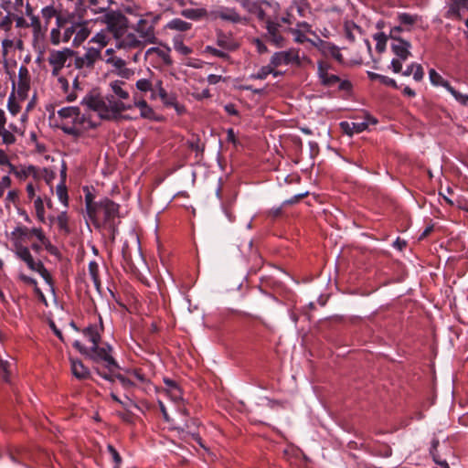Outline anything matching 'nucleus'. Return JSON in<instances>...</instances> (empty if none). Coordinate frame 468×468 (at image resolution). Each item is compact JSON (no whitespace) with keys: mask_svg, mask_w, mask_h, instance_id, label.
<instances>
[{"mask_svg":"<svg viewBox=\"0 0 468 468\" xmlns=\"http://www.w3.org/2000/svg\"><path fill=\"white\" fill-rule=\"evenodd\" d=\"M164 383L165 385V392L172 400L180 401L183 399V391L176 381L165 378Z\"/></svg>","mask_w":468,"mask_h":468,"instance_id":"aec40b11","label":"nucleus"},{"mask_svg":"<svg viewBox=\"0 0 468 468\" xmlns=\"http://www.w3.org/2000/svg\"><path fill=\"white\" fill-rule=\"evenodd\" d=\"M367 77L370 80H378L383 85L392 87L394 89H399L396 80L389 77L380 75L378 73H375L372 71H367Z\"/></svg>","mask_w":468,"mask_h":468,"instance_id":"c9c22d12","label":"nucleus"},{"mask_svg":"<svg viewBox=\"0 0 468 468\" xmlns=\"http://www.w3.org/2000/svg\"><path fill=\"white\" fill-rule=\"evenodd\" d=\"M89 274L93 282L96 290L100 292L101 282L99 274V264L95 261H91L89 263Z\"/></svg>","mask_w":468,"mask_h":468,"instance_id":"58836bf2","label":"nucleus"},{"mask_svg":"<svg viewBox=\"0 0 468 468\" xmlns=\"http://www.w3.org/2000/svg\"><path fill=\"white\" fill-rule=\"evenodd\" d=\"M109 42L110 37L108 36V33L106 31L101 30L90 38L89 44L96 45L93 47L95 48V49H98L100 51V54H101L102 49L109 44Z\"/></svg>","mask_w":468,"mask_h":468,"instance_id":"c85d7f7f","label":"nucleus"},{"mask_svg":"<svg viewBox=\"0 0 468 468\" xmlns=\"http://www.w3.org/2000/svg\"><path fill=\"white\" fill-rule=\"evenodd\" d=\"M204 52L223 59L229 58V55L228 52L224 51L222 48L218 49L212 46H207L204 49Z\"/></svg>","mask_w":468,"mask_h":468,"instance_id":"13d9d810","label":"nucleus"},{"mask_svg":"<svg viewBox=\"0 0 468 468\" xmlns=\"http://www.w3.org/2000/svg\"><path fill=\"white\" fill-rule=\"evenodd\" d=\"M122 260H123L124 263L130 269H133V263L132 261V256H131V252H130V248H129V245H128L127 242H124L123 245H122Z\"/></svg>","mask_w":468,"mask_h":468,"instance_id":"e2e57ef3","label":"nucleus"},{"mask_svg":"<svg viewBox=\"0 0 468 468\" xmlns=\"http://www.w3.org/2000/svg\"><path fill=\"white\" fill-rule=\"evenodd\" d=\"M160 18L161 15L146 14L142 16L133 27L139 37L142 38L145 44L156 43L157 38L155 37L154 28Z\"/></svg>","mask_w":468,"mask_h":468,"instance_id":"1a4fd4ad","label":"nucleus"},{"mask_svg":"<svg viewBox=\"0 0 468 468\" xmlns=\"http://www.w3.org/2000/svg\"><path fill=\"white\" fill-rule=\"evenodd\" d=\"M123 84V81L119 80L111 83V88L113 92L112 95H115V97L122 101L130 97L129 92L122 88Z\"/></svg>","mask_w":468,"mask_h":468,"instance_id":"e433bc0d","label":"nucleus"},{"mask_svg":"<svg viewBox=\"0 0 468 468\" xmlns=\"http://www.w3.org/2000/svg\"><path fill=\"white\" fill-rule=\"evenodd\" d=\"M13 26V19L11 17V14L8 12L6 15H3L0 12V29L5 32L11 30Z\"/></svg>","mask_w":468,"mask_h":468,"instance_id":"6e6d98bb","label":"nucleus"},{"mask_svg":"<svg viewBox=\"0 0 468 468\" xmlns=\"http://www.w3.org/2000/svg\"><path fill=\"white\" fill-rule=\"evenodd\" d=\"M6 72L12 80L13 90L16 91V93L20 100H26L27 98V93L31 83V77L27 67L25 65L20 66L18 69L17 80L13 78L14 72L11 73L8 69H6Z\"/></svg>","mask_w":468,"mask_h":468,"instance_id":"f8f14e48","label":"nucleus"},{"mask_svg":"<svg viewBox=\"0 0 468 468\" xmlns=\"http://www.w3.org/2000/svg\"><path fill=\"white\" fill-rule=\"evenodd\" d=\"M96 229L105 231L112 243L115 241L120 224V205L108 197L98 201L96 207L88 215Z\"/></svg>","mask_w":468,"mask_h":468,"instance_id":"f03ea898","label":"nucleus"},{"mask_svg":"<svg viewBox=\"0 0 468 468\" xmlns=\"http://www.w3.org/2000/svg\"><path fill=\"white\" fill-rule=\"evenodd\" d=\"M147 53L152 54L154 53L156 56L163 61L165 65H171L173 63V60L170 56V50L169 49H163L160 48H151Z\"/></svg>","mask_w":468,"mask_h":468,"instance_id":"79ce46f5","label":"nucleus"},{"mask_svg":"<svg viewBox=\"0 0 468 468\" xmlns=\"http://www.w3.org/2000/svg\"><path fill=\"white\" fill-rule=\"evenodd\" d=\"M5 132L9 133L12 135L11 138L13 139V141L2 142V144H6V145H11L16 142V134H18L20 136H24L25 126H17L14 123H9L8 128L5 127Z\"/></svg>","mask_w":468,"mask_h":468,"instance_id":"ea45409f","label":"nucleus"},{"mask_svg":"<svg viewBox=\"0 0 468 468\" xmlns=\"http://www.w3.org/2000/svg\"><path fill=\"white\" fill-rule=\"evenodd\" d=\"M146 45L142 38L133 33H129L123 37L121 41V46L128 48H139Z\"/></svg>","mask_w":468,"mask_h":468,"instance_id":"2f4dec72","label":"nucleus"},{"mask_svg":"<svg viewBox=\"0 0 468 468\" xmlns=\"http://www.w3.org/2000/svg\"><path fill=\"white\" fill-rule=\"evenodd\" d=\"M105 23L107 29L113 34L116 38L121 37L127 28V18L120 12H109L105 15Z\"/></svg>","mask_w":468,"mask_h":468,"instance_id":"2eb2a0df","label":"nucleus"},{"mask_svg":"<svg viewBox=\"0 0 468 468\" xmlns=\"http://www.w3.org/2000/svg\"><path fill=\"white\" fill-rule=\"evenodd\" d=\"M279 27L280 24L271 20L266 21V29L270 36L271 41L276 46L281 47L283 43V37L280 34Z\"/></svg>","mask_w":468,"mask_h":468,"instance_id":"a878e982","label":"nucleus"},{"mask_svg":"<svg viewBox=\"0 0 468 468\" xmlns=\"http://www.w3.org/2000/svg\"><path fill=\"white\" fill-rule=\"evenodd\" d=\"M373 38L377 42V51L382 53L386 48V44L388 37L384 32H378L373 36Z\"/></svg>","mask_w":468,"mask_h":468,"instance_id":"8fccbe9b","label":"nucleus"},{"mask_svg":"<svg viewBox=\"0 0 468 468\" xmlns=\"http://www.w3.org/2000/svg\"><path fill=\"white\" fill-rule=\"evenodd\" d=\"M173 45L175 50L184 56H187L191 54L193 51L191 48L184 44L182 37L180 35L174 37Z\"/></svg>","mask_w":468,"mask_h":468,"instance_id":"37998d69","label":"nucleus"},{"mask_svg":"<svg viewBox=\"0 0 468 468\" xmlns=\"http://www.w3.org/2000/svg\"><path fill=\"white\" fill-rule=\"evenodd\" d=\"M71 372L78 379H87L90 377V372L80 359L70 358Z\"/></svg>","mask_w":468,"mask_h":468,"instance_id":"b1692460","label":"nucleus"},{"mask_svg":"<svg viewBox=\"0 0 468 468\" xmlns=\"http://www.w3.org/2000/svg\"><path fill=\"white\" fill-rule=\"evenodd\" d=\"M106 62L118 69H122L126 66L125 60L118 57H110L106 59Z\"/></svg>","mask_w":468,"mask_h":468,"instance_id":"774afa93","label":"nucleus"},{"mask_svg":"<svg viewBox=\"0 0 468 468\" xmlns=\"http://www.w3.org/2000/svg\"><path fill=\"white\" fill-rule=\"evenodd\" d=\"M107 450H108L109 453L111 454L112 461L114 463L113 468H121L122 459L120 453L118 452V451L112 444H109L107 446Z\"/></svg>","mask_w":468,"mask_h":468,"instance_id":"680f3d73","label":"nucleus"},{"mask_svg":"<svg viewBox=\"0 0 468 468\" xmlns=\"http://www.w3.org/2000/svg\"><path fill=\"white\" fill-rule=\"evenodd\" d=\"M103 324L101 317L99 316V323L86 326L82 330L83 335L91 343V346L101 344Z\"/></svg>","mask_w":468,"mask_h":468,"instance_id":"f3484780","label":"nucleus"},{"mask_svg":"<svg viewBox=\"0 0 468 468\" xmlns=\"http://www.w3.org/2000/svg\"><path fill=\"white\" fill-rule=\"evenodd\" d=\"M214 16L216 18L231 23H239L241 21V16L234 8L222 7L215 11Z\"/></svg>","mask_w":468,"mask_h":468,"instance_id":"5701e85b","label":"nucleus"},{"mask_svg":"<svg viewBox=\"0 0 468 468\" xmlns=\"http://www.w3.org/2000/svg\"><path fill=\"white\" fill-rule=\"evenodd\" d=\"M76 17L74 13H69L63 15L58 9V15L56 16V27L65 30V27H69L73 19Z\"/></svg>","mask_w":468,"mask_h":468,"instance_id":"4c0bfd02","label":"nucleus"},{"mask_svg":"<svg viewBox=\"0 0 468 468\" xmlns=\"http://www.w3.org/2000/svg\"><path fill=\"white\" fill-rule=\"evenodd\" d=\"M96 22L92 19H82L81 17L73 19L70 25L65 27L64 30V43H68L71 37L72 46L74 48L80 47L90 37L92 32V27Z\"/></svg>","mask_w":468,"mask_h":468,"instance_id":"39448f33","label":"nucleus"},{"mask_svg":"<svg viewBox=\"0 0 468 468\" xmlns=\"http://www.w3.org/2000/svg\"><path fill=\"white\" fill-rule=\"evenodd\" d=\"M100 60H102V55L100 54V51L95 49L93 46H90L84 48L83 54H80V52L75 50L73 66L76 69L79 70H92L95 67V64Z\"/></svg>","mask_w":468,"mask_h":468,"instance_id":"9d476101","label":"nucleus"},{"mask_svg":"<svg viewBox=\"0 0 468 468\" xmlns=\"http://www.w3.org/2000/svg\"><path fill=\"white\" fill-rule=\"evenodd\" d=\"M390 48L397 56V58L391 60L390 68L394 73H399L402 69V63L411 56V44L405 39H397L396 41H391Z\"/></svg>","mask_w":468,"mask_h":468,"instance_id":"9b49d317","label":"nucleus"},{"mask_svg":"<svg viewBox=\"0 0 468 468\" xmlns=\"http://www.w3.org/2000/svg\"><path fill=\"white\" fill-rule=\"evenodd\" d=\"M158 97L161 99L162 102L166 106L176 107L178 104L176 97L174 94L167 93L163 84L157 90V98Z\"/></svg>","mask_w":468,"mask_h":468,"instance_id":"f704fd0d","label":"nucleus"},{"mask_svg":"<svg viewBox=\"0 0 468 468\" xmlns=\"http://www.w3.org/2000/svg\"><path fill=\"white\" fill-rule=\"evenodd\" d=\"M18 202L19 191L17 189L9 190L5 197V207H8L10 203L16 206Z\"/></svg>","mask_w":468,"mask_h":468,"instance_id":"0e129e2a","label":"nucleus"},{"mask_svg":"<svg viewBox=\"0 0 468 468\" xmlns=\"http://www.w3.org/2000/svg\"><path fill=\"white\" fill-rule=\"evenodd\" d=\"M430 80L434 86H441L446 90L450 88V82L444 80L434 69L429 70Z\"/></svg>","mask_w":468,"mask_h":468,"instance_id":"a19ab883","label":"nucleus"},{"mask_svg":"<svg viewBox=\"0 0 468 468\" xmlns=\"http://www.w3.org/2000/svg\"><path fill=\"white\" fill-rule=\"evenodd\" d=\"M36 173V167L34 165H21L17 167V170L16 171V176L19 180H26L31 174Z\"/></svg>","mask_w":468,"mask_h":468,"instance_id":"de8ad7c7","label":"nucleus"},{"mask_svg":"<svg viewBox=\"0 0 468 468\" xmlns=\"http://www.w3.org/2000/svg\"><path fill=\"white\" fill-rule=\"evenodd\" d=\"M162 84V79L154 72L149 71L146 77L139 79L136 81L135 87L142 94L146 95L149 92L150 99L156 100L157 90Z\"/></svg>","mask_w":468,"mask_h":468,"instance_id":"ddd939ff","label":"nucleus"},{"mask_svg":"<svg viewBox=\"0 0 468 468\" xmlns=\"http://www.w3.org/2000/svg\"><path fill=\"white\" fill-rule=\"evenodd\" d=\"M447 90L454 97V99L463 106L468 105V94H463L456 90L452 85Z\"/></svg>","mask_w":468,"mask_h":468,"instance_id":"052dcab7","label":"nucleus"},{"mask_svg":"<svg viewBox=\"0 0 468 468\" xmlns=\"http://www.w3.org/2000/svg\"><path fill=\"white\" fill-rule=\"evenodd\" d=\"M62 29L58 27H53L49 32V41L52 45L58 46L61 42L64 43V32H61Z\"/></svg>","mask_w":468,"mask_h":468,"instance_id":"09e8293b","label":"nucleus"},{"mask_svg":"<svg viewBox=\"0 0 468 468\" xmlns=\"http://www.w3.org/2000/svg\"><path fill=\"white\" fill-rule=\"evenodd\" d=\"M9 363L3 359H0V378L4 381H8L10 377Z\"/></svg>","mask_w":468,"mask_h":468,"instance_id":"338daca9","label":"nucleus"},{"mask_svg":"<svg viewBox=\"0 0 468 468\" xmlns=\"http://www.w3.org/2000/svg\"><path fill=\"white\" fill-rule=\"evenodd\" d=\"M6 116L5 112L0 109V138L2 142H9L13 141L11 138L12 135L9 133L5 132V125H6Z\"/></svg>","mask_w":468,"mask_h":468,"instance_id":"49530a36","label":"nucleus"},{"mask_svg":"<svg viewBox=\"0 0 468 468\" xmlns=\"http://www.w3.org/2000/svg\"><path fill=\"white\" fill-rule=\"evenodd\" d=\"M271 65H273L276 69L282 66L302 68L306 64L312 63V60L307 56H301L300 49L295 48L275 52L271 56Z\"/></svg>","mask_w":468,"mask_h":468,"instance_id":"0eeeda50","label":"nucleus"},{"mask_svg":"<svg viewBox=\"0 0 468 468\" xmlns=\"http://www.w3.org/2000/svg\"><path fill=\"white\" fill-rule=\"evenodd\" d=\"M42 25L48 28V26L53 18L58 15V9L54 5L44 6L41 11Z\"/></svg>","mask_w":468,"mask_h":468,"instance_id":"473e14b6","label":"nucleus"},{"mask_svg":"<svg viewBox=\"0 0 468 468\" xmlns=\"http://www.w3.org/2000/svg\"><path fill=\"white\" fill-rule=\"evenodd\" d=\"M366 119L367 121L359 122H340V127L348 135L359 133L367 130L368 122L377 123V120L371 116H367Z\"/></svg>","mask_w":468,"mask_h":468,"instance_id":"a211bd4d","label":"nucleus"},{"mask_svg":"<svg viewBox=\"0 0 468 468\" xmlns=\"http://www.w3.org/2000/svg\"><path fill=\"white\" fill-rule=\"evenodd\" d=\"M81 104L89 110L98 113L101 120L117 121L121 118L122 112L132 109V105L125 104L118 100L115 95H102L96 90H91L84 96Z\"/></svg>","mask_w":468,"mask_h":468,"instance_id":"7ed1b4c3","label":"nucleus"},{"mask_svg":"<svg viewBox=\"0 0 468 468\" xmlns=\"http://www.w3.org/2000/svg\"><path fill=\"white\" fill-rule=\"evenodd\" d=\"M57 195L61 203L65 205L66 207L69 204V196H68V189L65 185V182H61L57 186Z\"/></svg>","mask_w":468,"mask_h":468,"instance_id":"5fc2aeb1","label":"nucleus"},{"mask_svg":"<svg viewBox=\"0 0 468 468\" xmlns=\"http://www.w3.org/2000/svg\"><path fill=\"white\" fill-rule=\"evenodd\" d=\"M58 125L66 134L80 137L84 132L97 127L90 116L82 114L79 107H64L58 111Z\"/></svg>","mask_w":468,"mask_h":468,"instance_id":"20e7f679","label":"nucleus"},{"mask_svg":"<svg viewBox=\"0 0 468 468\" xmlns=\"http://www.w3.org/2000/svg\"><path fill=\"white\" fill-rule=\"evenodd\" d=\"M419 16L417 15H410L408 13H400L398 16V20L400 25L412 26L417 23Z\"/></svg>","mask_w":468,"mask_h":468,"instance_id":"864d4df0","label":"nucleus"},{"mask_svg":"<svg viewBox=\"0 0 468 468\" xmlns=\"http://www.w3.org/2000/svg\"><path fill=\"white\" fill-rule=\"evenodd\" d=\"M181 15L186 18L192 20H197L207 15V11L204 8H187L181 12Z\"/></svg>","mask_w":468,"mask_h":468,"instance_id":"c03bdc74","label":"nucleus"},{"mask_svg":"<svg viewBox=\"0 0 468 468\" xmlns=\"http://www.w3.org/2000/svg\"><path fill=\"white\" fill-rule=\"evenodd\" d=\"M98 205V201H94V196L90 192L85 194V207L87 215H89Z\"/></svg>","mask_w":468,"mask_h":468,"instance_id":"69168bd1","label":"nucleus"},{"mask_svg":"<svg viewBox=\"0 0 468 468\" xmlns=\"http://www.w3.org/2000/svg\"><path fill=\"white\" fill-rule=\"evenodd\" d=\"M56 224L59 230H62L65 233L69 232V217L67 212H61L59 215H58L56 218Z\"/></svg>","mask_w":468,"mask_h":468,"instance_id":"3c124183","label":"nucleus"},{"mask_svg":"<svg viewBox=\"0 0 468 468\" xmlns=\"http://www.w3.org/2000/svg\"><path fill=\"white\" fill-rule=\"evenodd\" d=\"M127 375L137 384V387H142L144 390L151 385L150 378L144 372L143 368L137 367L128 370Z\"/></svg>","mask_w":468,"mask_h":468,"instance_id":"4be33fe9","label":"nucleus"},{"mask_svg":"<svg viewBox=\"0 0 468 468\" xmlns=\"http://www.w3.org/2000/svg\"><path fill=\"white\" fill-rule=\"evenodd\" d=\"M217 45L226 52L235 51L239 48V43L231 35H227L222 31L217 33Z\"/></svg>","mask_w":468,"mask_h":468,"instance_id":"6ab92c4d","label":"nucleus"},{"mask_svg":"<svg viewBox=\"0 0 468 468\" xmlns=\"http://www.w3.org/2000/svg\"><path fill=\"white\" fill-rule=\"evenodd\" d=\"M332 65L325 60L317 61V77L319 83L326 88L337 86L338 90L350 92L352 83L348 80H341L336 74L331 72Z\"/></svg>","mask_w":468,"mask_h":468,"instance_id":"423d86ee","label":"nucleus"},{"mask_svg":"<svg viewBox=\"0 0 468 468\" xmlns=\"http://www.w3.org/2000/svg\"><path fill=\"white\" fill-rule=\"evenodd\" d=\"M133 106L140 110V116L150 121L158 120L154 109L144 99L134 100Z\"/></svg>","mask_w":468,"mask_h":468,"instance_id":"393cba45","label":"nucleus"},{"mask_svg":"<svg viewBox=\"0 0 468 468\" xmlns=\"http://www.w3.org/2000/svg\"><path fill=\"white\" fill-rule=\"evenodd\" d=\"M403 76H410L413 75V79L415 81H421L424 77V70L420 64L413 62L407 67L404 71H400Z\"/></svg>","mask_w":468,"mask_h":468,"instance_id":"c756f323","label":"nucleus"},{"mask_svg":"<svg viewBox=\"0 0 468 468\" xmlns=\"http://www.w3.org/2000/svg\"><path fill=\"white\" fill-rule=\"evenodd\" d=\"M74 56L75 50L70 48L50 50L47 60L50 67L51 76H58L65 67L69 68L73 65Z\"/></svg>","mask_w":468,"mask_h":468,"instance_id":"6e6552de","label":"nucleus"},{"mask_svg":"<svg viewBox=\"0 0 468 468\" xmlns=\"http://www.w3.org/2000/svg\"><path fill=\"white\" fill-rule=\"evenodd\" d=\"M270 74L274 77H278L283 74V72L275 69L273 65H271V60L270 59V63L266 66H262L257 73L251 74L250 79L253 80H265Z\"/></svg>","mask_w":468,"mask_h":468,"instance_id":"bb28decb","label":"nucleus"},{"mask_svg":"<svg viewBox=\"0 0 468 468\" xmlns=\"http://www.w3.org/2000/svg\"><path fill=\"white\" fill-rule=\"evenodd\" d=\"M114 378L118 379L120 381V383L122 384V386L126 389H129L133 387H137V384L128 375L127 376H123L122 374L115 375L113 373L112 381L114 380Z\"/></svg>","mask_w":468,"mask_h":468,"instance_id":"603ef678","label":"nucleus"},{"mask_svg":"<svg viewBox=\"0 0 468 468\" xmlns=\"http://www.w3.org/2000/svg\"><path fill=\"white\" fill-rule=\"evenodd\" d=\"M34 207L36 209V214H37V218L41 222H45V207H44L43 200L40 197H37L34 200Z\"/></svg>","mask_w":468,"mask_h":468,"instance_id":"bf43d9fd","label":"nucleus"},{"mask_svg":"<svg viewBox=\"0 0 468 468\" xmlns=\"http://www.w3.org/2000/svg\"><path fill=\"white\" fill-rule=\"evenodd\" d=\"M73 346L93 363V369L104 379L112 381L113 373L119 365L112 356V347L107 343L96 344L87 347L80 341H75Z\"/></svg>","mask_w":468,"mask_h":468,"instance_id":"f257e3e1","label":"nucleus"},{"mask_svg":"<svg viewBox=\"0 0 468 468\" xmlns=\"http://www.w3.org/2000/svg\"><path fill=\"white\" fill-rule=\"evenodd\" d=\"M312 46H314L324 58H332L338 63L343 64L345 59L340 52V48L335 44L318 38L317 40H310Z\"/></svg>","mask_w":468,"mask_h":468,"instance_id":"dca6fc26","label":"nucleus"},{"mask_svg":"<svg viewBox=\"0 0 468 468\" xmlns=\"http://www.w3.org/2000/svg\"><path fill=\"white\" fill-rule=\"evenodd\" d=\"M11 236L14 239L17 240L30 239V229L24 226H17L12 231Z\"/></svg>","mask_w":468,"mask_h":468,"instance_id":"a18cd8bd","label":"nucleus"},{"mask_svg":"<svg viewBox=\"0 0 468 468\" xmlns=\"http://www.w3.org/2000/svg\"><path fill=\"white\" fill-rule=\"evenodd\" d=\"M191 27V23H188L181 18H174L165 26V29L174 30L180 33L186 32L190 30Z\"/></svg>","mask_w":468,"mask_h":468,"instance_id":"7c9ffc66","label":"nucleus"},{"mask_svg":"<svg viewBox=\"0 0 468 468\" xmlns=\"http://www.w3.org/2000/svg\"><path fill=\"white\" fill-rule=\"evenodd\" d=\"M29 27H31L32 32L33 48L40 53L43 52L46 48V37L48 28L42 25L40 17H32Z\"/></svg>","mask_w":468,"mask_h":468,"instance_id":"4468645a","label":"nucleus"},{"mask_svg":"<svg viewBox=\"0 0 468 468\" xmlns=\"http://www.w3.org/2000/svg\"><path fill=\"white\" fill-rule=\"evenodd\" d=\"M33 271L39 273L40 276L49 284L52 283V277L41 261H37L36 269H34Z\"/></svg>","mask_w":468,"mask_h":468,"instance_id":"4d7b16f0","label":"nucleus"},{"mask_svg":"<svg viewBox=\"0 0 468 468\" xmlns=\"http://www.w3.org/2000/svg\"><path fill=\"white\" fill-rule=\"evenodd\" d=\"M16 255L17 257L23 261L27 266L33 271L36 269V266L37 264V261H35L33 256L30 253V250L27 247L25 246H19L16 248Z\"/></svg>","mask_w":468,"mask_h":468,"instance_id":"cd10ccee","label":"nucleus"},{"mask_svg":"<svg viewBox=\"0 0 468 468\" xmlns=\"http://www.w3.org/2000/svg\"><path fill=\"white\" fill-rule=\"evenodd\" d=\"M55 77L57 78L58 88L65 95L66 101L70 102L77 100V94H75V91L72 90L71 85L69 84L67 77L63 76L62 74Z\"/></svg>","mask_w":468,"mask_h":468,"instance_id":"412c9836","label":"nucleus"},{"mask_svg":"<svg viewBox=\"0 0 468 468\" xmlns=\"http://www.w3.org/2000/svg\"><path fill=\"white\" fill-rule=\"evenodd\" d=\"M24 101L25 100H20L17 93L16 94V91L12 90L11 94L8 97L7 109L13 116L16 115L20 112V103Z\"/></svg>","mask_w":468,"mask_h":468,"instance_id":"72a5a7b5","label":"nucleus"}]
</instances>
